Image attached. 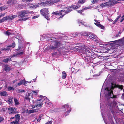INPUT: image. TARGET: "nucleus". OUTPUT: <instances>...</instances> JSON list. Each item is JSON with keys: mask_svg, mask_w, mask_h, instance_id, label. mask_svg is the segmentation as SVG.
I'll return each instance as SVG.
<instances>
[{"mask_svg": "<svg viewBox=\"0 0 124 124\" xmlns=\"http://www.w3.org/2000/svg\"><path fill=\"white\" fill-rule=\"evenodd\" d=\"M121 33V32L120 31L114 37V38L116 37L120 36Z\"/></svg>", "mask_w": 124, "mask_h": 124, "instance_id": "obj_30", "label": "nucleus"}, {"mask_svg": "<svg viewBox=\"0 0 124 124\" xmlns=\"http://www.w3.org/2000/svg\"><path fill=\"white\" fill-rule=\"evenodd\" d=\"M40 13L43 15L45 18L47 20L50 19L49 15V12L48 11V9L44 8L40 10Z\"/></svg>", "mask_w": 124, "mask_h": 124, "instance_id": "obj_4", "label": "nucleus"}, {"mask_svg": "<svg viewBox=\"0 0 124 124\" xmlns=\"http://www.w3.org/2000/svg\"><path fill=\"white\" fill-rule=\"evenodd\" d=\"M22 85L20 82L19 83H18L16 85H15L16 87L17 86H20L21 85Z\"/></svg>", "mask_w": 124, "mask_h": 124, "instance_id": "obj_43", "label": "nucleus"}, {"mask_svg": "<svg viewBox=\"0 0 124 124\" xmlns=\"http://www.w3.org/2000/svg\"><path fill=\"white\" fill-rule=\"evenodd\" d=\"M88 34L86 32H85L84 34V35H85V36H88Z\"/></svg>", "mask_w": 124, "mask_h": 124, "instance_id": "obj_52", "label": "nucleus"}, {"mask_svg": "<svg viewBox=\"0 0 124 124\" xmlns=\"http://www.w3.org/2000/svg\"><path fill=\"white\" fill-rule=\"evenodd\" d=\"M83 11L82 9L81 10H79L78 11V12L79 13H81Z\"/></svg>", "mask_w": 124, "mask_h": 124, "instance_id": "obj_50", "label": "nucleus"}, {"mask_svg": "<svg viewBox=\"0 0 124 124\" xmlns=\"http://www.w3.org/2000/svg\"><path fill=\"white\" fill-rule=\"evenodd\" d=\"M10 46L11 47H14L15 46V43H13L12 45Z\"/></svg>", "mask_w": 124, "mask_h": 124, "instance_id": "obj_40", "label": "nucleus"}, {"mask_svg": "<svg viewBox=\"0 0 124 124\" xmlns=\"http://www.w3.org/2000/svg\"><path fill=\"white\" fill-rule=\"evenodd\" d=\"M122 41V39H118V40H116L115 41V42H120V41Z\"/></svg>", "mask_w": 124, "mask_h": 124, "instance_id": "obj_46", "label": "nucleus"}, {"mask_svg": "<svg viewBox=\"0 0 124 124\" xmlns=\"http://www.w3.org/2000/svg\"><path fill=\"white\" fill-rule=\"evenodd\" d=\"M16 92L19 93H24L25 92V90H21L19 89H17L16 90Z\"/></svg>", "mask_w": 124, "mask_h": 124, "instance_id": "obj_23", "label": "nucleus"}, {"mask_svg": "<svg viewBox=\"0 0 124 124\" xmlns=\"http://www.w3.org/2000/svg\"><path fill=\"white\" fill-rule=\"evenodd\" d=\"M10 46H8L6 48V50L8 51L10 49Z\"/></svg>", "mask_w": 124, "mask_h": 124, "instance_id": "obj_42", "label": "nucleus"}, {"mask_svg": "<svg viewBox=\"0 0 124 124\" xmlns=\"http://www.w3.org/2000/svg\"><path fill=\"white\" fill-rule=\"evenodd\" d=\"M32 94L31 93H26L24 96V99L27 100H30L31 98L32 97Z\"/></svg>", "mask_w": 124, "mask_h": 124, "instance_id": "obj_12", "label": "nucleus"}, {"mask_svg": "<svg viewBox=\"0 0 124 124\" xmlns=\"http://www.w3.org/2000/svg\"><path fill=\"white\" fill-rule=\"evenodd\" d=\"M32 92H33V93H37L38 92L37 90L33 91H32Z\"/></svg>", "mask_w": 124, "mask_h": 124, "instance_id": "obj_49", "label": "nucleus"}, {"mask_svg": "<svg viewBox=\"0 0 124 124\" xmlns=\"http://www.w3.org/2000/svg\"><path fill=\"white\" fill-rule=\"evenodd\" d=\"M17 2V1L16 0H9L8 1L7 3L8 4L11 5L16 4Z\"/></svg>", "mask_w": 124, "mask_h": 124, "instance_id": "obj_17", "label": "nucleus"}, {"mask_svg": "<svg viewBox=\"0 0 124 124\" xmlns=\"http://www.w3.org/2000/svg\"><path fill=\"white\" fill-rule=\"evenodd\" d=\"M62 73V78L63 79L65 78L66 77V74L65 71H63Z\"/></svg>", "mask_w": 124, "mask_h": 124, "instance_id": "obj_25", "label": "nucleus"}, {"mask_svg": "<svg viewBox=\"0 0 124 124\" xmlns=\"http://www.w3.org/2000/svg\"><path fill=\"white\" fill-rule=\"evenodd\" d=\"M5 15V14H2L0 15L1 17L4 16Z\"/></svg>", "mask_w": 124, "mask_h": 124, "instance_id": "obj_56", "label": "nucleus"}, {"mask_svg": "<svg viewBox=\"0 0 124 124\" xmlns=\"http://www.w3.org/2000/svg\"><path fill=\"white\" fill-rule=\"evenodd\" d=\"M16 38L17 39L19 40H20L21 39V37H19L18 38L17 36L16 37Z\"/></svg>", "mask_w": 124, "mask_h": 124, "instance_id": "obj_53", "label": "nucleus"}, {"mask_svg": "<svg viewBox=\"0 0 124 124\" xmlns=\"http://www.w3.org/2000/svg\"><path fill=\"white\" fill-rule=\"evenodd\" d=\"M78 35V34L77 33H75L74 34H73L72 35V36L73 37H76Z\"/></svg>", "mask_w": 124, "mask_h": 124, "instance_id": "obj_36", "label": "nucleus"}, {"mask_svg": "<svg viewBox=\"0 0 124 124\" xmlns=\"http://www.w3.org/2000/svg\"><path fill=\"white\" fill-rule=\"evenodd\" d=\"M39 16H36L32 17V19H35L37 18Z\"/></svg>", "mask_w": 124, "mask_h": 124, "instance_id": "obj_44", "label": "nucleus"}, {"mask_svg": "<svg viewBox=\"0 0 124 124\" xmlns=\"http://www.w3.org/2000/svg\"><path fill=\"white\" fill-rule=\"evenodd\" d=\"M122 19L120 20V22H122L124 20V14L121 17Z\"/></svg>", "mask_w": 124, "mask_h": 124, "instance_id": "obj_37", "label": "nucleus"}, {"mask_svg": "<svg viewBox=\"0 0 124 124\" xmlns=\"http://www.w3.org/2000/svg\"><path fill=\"white\" fill-rule=\"evenodd\" d=\"M13 98L11 97L9 98H8L7 102L10 105H11L13 103V102L12 100Z\"/></svg>", "mask_w": 124, "mask_h": 124, "instance_id": "obj_19", "label": "nucleus"}, {"mask_svg": "<svg viewBox=\"0 0 124 124\" xmlns=\"http://www.w3.org/2000/svg\"><path fill=\"white\" fill-rule=\"evenodd\" d=\"M115 3V2H113L112 0V1L109 0L108 2H106L107 6H108L111 5H112L113 3Z\"/></svg>", "mask_w": 124, "mask_h": 124, "instance_id": "obj_21", "label": "nucleus"}, {"mask_svg": "<svg viewBox=\"0 0 124 124\" xmlns=\"http://www.w3.org/2000/svg\"><path fill=\"white\" fill-rule=\"evenodd\" d=\"M31 106L33 108H35L36 107L35 105H31Z\"/></svg>", "mask_w": 124, "mask_h": 124, "instance_id": "obj_48", "label": "nucleus"}, {"mask_svg": "<svg viewBox=\"0 0 124 124\" xmlns=\"http://www.w3.org/2000/svg\"><path fill=\"white\" fill-rule=\"evenodd\" d=\"M40 97L41 98L40 100H37L36 102L35 106L36 107L38 108H41L43 104V101L44 99V100H46L47 99V98L45 97H44L42 96H40Z\"/></svg>", "mask_w": 124, "mask_h": 124, "instance_id": "obj_3", "label": "nucleus"}, {"mask_svg": "<svg viewBox=\"0 0 124 124\" xmlns=\"http://www.w3.org/2000/svg\"><path fill=\"white\" fill-rule=\"evenodd\" d=\"M22 1H23V2H24L25 1H26V0H23Z\"/></svg>", "mask_w": 124, "mask_h": 124, "instance_id": "obj_62", "label": "nucleus"}, {"mask_svg": "<svg viewBox=\"0 0 124 124\" xmlns=\"http://www.w3.org/2000/svg\"><path fill=\"white\" fill-rule=\"evenodd\" d=\"M85 2V1L83 0H79L77 4L76 5H73L71 7H69L68 8L69 11L67 12L69 13L73 9H77L80 7V6L79 5V4H82Z\"/></svg>", "mask_w": 124, "mask_h": 124, "instance_id": "obj_2", "label": "nucleus"}, {"mask_svg": "<svg viewBox=\"0 0 124 124\" xmlns=\"http://www.w3.org/2000/svg\"><path fill=\"white\" fill-rule=\"evenodd\" d=\"M14 101L15 105H17L19 104V102L17 99L15 98L14 99Z\"/></svg>", "mask_w": 124, "mask_h": 124, "instance_id": "obj_26", "label": "nucleus"}, {"mask_svg": "<svg viewBox=\"0 0 124 124\" xmlns=\"http://www.w3.org/2000/svg\"><path fill=\"white\" fill-rule=\"evenodd\" d=\"M117 108L120 111H121L122 110V109H119V108L118 107H117Z\"/></svg>", "mask_w": 124, "mask_h": 124, "instance_id": "obj_58", "label": "nucleus"}, {"mask_svg": "<svg viewBox=\"0 0 124 124\" xmlns=\"http://www.w3.org/2000/svg\"><path fill=\"white\" fill-rule=\"evenodd\" d=\"M28 83H30L29 82L25 81V84H27Z\"/></svg>", "mask_w": 124, "mask_h": 124, "instance_id": "obj_60", "label": "nucleus"}, {"mask_svg": "<svg viewBox=\"0 0 124 124\" xmlns=\"http://www.w3.org/2000/svg\"><path fill=\"white\" fill-rule=\"evenodd\" d=\"M29 14L28 11L23 10L18 13V16L21 17H25L28 16Z\"/></svg>", "mask_w": 124, "mask_h": 124, "instance_id": "obj_9", "label": "nucleus"}, {"mask_svg": "<svg viewBox=\"0 0 124 124\" xmlns=\"http://www.w3.org/2000/svg\"><path fill=\"white\" fill-rule=\"evenodd\" d=\"M4 70L6 71H8L10 70V68L8 65H5L4 68Z\"/></svg>", "mask_w": 124, "mask_h": 124, "instance_id": "obj_22", "label": "nucleus"}, {"mask_svg": "<svg viewBox=\"0 0 124 124\" xmlns=\"http://www.w3.org/2000/svg\"><path fill=\"white\" fill-rule=\"evenodd\" d=\"M37 111V110H36L35 109H32L31 110H29V113H34L35 112H36Z\"/></svg>", "mask_w": 124, "mask_h": 124, "instance_id": "obj_28", "label": "nucleus"}, {"mask_svg": "<svg viewBox=\"0 0 124 124\" xmlns=\"http://www.w3.org/2000/svg\"><path fill=\"white\" fill-rule=\"evenodd\" d=\"M88 37L90 39L93 38L96 39L97 38V36L92 33H89L88 35Z\"/></svg>", "mask_w": 124, "mask_h": 124, "instance_id": "obj_16", "label": "nucleus"}, {"mask_svg": "<svg viewBox=\"0 0 124 124\" xmlns=\"http://www.w3.org/2000/svg\"><path fill=\"white\" fill-rule=\"evenodd\" d=\"M23 54V51L22 50L20 51L17 52L16 53H15V54H13V55H10L9 57L12 58L14 57H16L19 56Z\"/></svg>", "mask_w": 124, "mask_h": 124, "instance_id": "obj_11", "label": "nucleus"}, {"mask_svg": "<svg viewBox=\"0 0 124 124\" xmlns=\"http://www.w3.org/2000/svg\"><path fill=\"white\" fill-rule=\"evenodd\" d=\"M0 95L1 96H7L8 95L7 93L5 91H3L0 93Z\"/></svg>", "mask_w": 124, "mask_h": 124, "instance_id": "obj_18", "label": "nucleus"}, {"mask_svg": "<svg viewBox=\"0 0 124 124\" xmlns=\"http://www.w3.org/2000/svg\"><path fill=\"white\" fill-rule=\"evenodd\" d=\"M63 108H65V111L67 110V111L65 113L66 115H67L71 111V108L70 107H69V105L67 104L64 105L63 106Z\"/></svg>", "mask_w": 124, "mask_h": 124, "instance_id": "obj_10", "label": "nucleus"}, {"mask_svg": "<svg viewBox=\"0 0 124 124\" xmlns=\"http://www.w3.org/2000/svg\"><path fill=\"white\" fill-rule=\"evenodd\" d=\"M6 48H2L1 49V50L2 51H6Z\"/></svg>", "mask_w": 124, "mask_h": 124, "instance_id": "obj_57", "label": "nucleus"}, {"mask_svg": "<svg viewBox=\"0 0 124 124\" xmlns=\"http://www.w3.org/2000/svg\"><path fill=\"white\" fill-rule=\"evenodd\" d=\"M8 91L10 90H13L14 89V88L13 87L11 86H8Z\"/></svg>", "mask_w": 124, "mask_h": 124, "instance_id": "obj_29", "label": "nucleus"}, {"mask_svg": "<svg viewBox=\"0 0 124 124\" xmlns=\"http://www.w3.org/2000/svg\"><path fill=\"white\" fill-rule=\"evenodd\" d=\"M100 6L102 7H105L107 6L106 2H105L104 3H102L100 5Z\"/></svg>", "mask_w": 124, "mask_h": 124, "instance_id": "obj_31", "label": "nucleus"}, {"mask_svg": "<svg viewBox=\"0 0 124 124\" xmlns=\"http://www.w3.org/2000/svg\"><path fill=\"white\" fill-rule=\"evenodd\" d=\"M68 9L67 10H62L61 11L59 12L58 11H56L54 12H53V14L55 15H62V16L60 17V18H61L62 17L65 15L66 14L68 13L67 12L69 11V9H68Z\"/></svg>", "mask_w": 124, "mask_h": 124, "instance_id": "obj_7", "label": "nucleus"}, {"mask_svg": "<svg viewBox=\"0 0 124 124\" xmlns=\"http://www.w3.org/2000/svg\"><path fill=\"white\" fill-rule=\"evenodd\" d=\"M52 123V121H49L47 122L45 124H51Z\"/></svg>", "mask_w": 124, "mask_h": 124, "instance_id": "obj_41", "label": "nucleus"}, {"mask_svg": "<svg viewBox=\"0 0 124 124\" xmlns=\"http://www.w3.org/2000/svg\"><path fill=\"white\" fill-rule=\"evenodd\" d=\"M2 5V3H0V6L1 5Z\"/></svg>", "mask_w": 124, "mask_h": 124, "instance_id": "obj_64", "label": "nucleus"}, {"mask_svg": "<svg viewBox=\"0 0 124 124\" xmlns=\"http://www.w3.org/2000/svg\"><path fill=\"white\" fill-rule=\"evenodd\" d=\"M17 17V16L14 15L12 16H7L4 17L2 18L0 20V23H2L4 22L5 20H12L14 18Z\"/></svg>", "mask_w": 124, "mask_h": 124, "instance_id": "obj_6", "label": "nucleus"}, {"mask_svg": "<svg viewBox=\"0 0 124 124\" xmlns=\"http://www.w3.org/2000/svg\"><path fill=\"white\" fill-rule=\"evenodd\" d=\"M28 18H29L28 17V18L27 17L26 18L22 19H21L20 20H23V21H25L26 20H27V19H28Z\"/></svg>", "mask_w": 124, "mask_h": 124, "instance_id": "obj_47", "label": "nucleus"}, {"mask_svg": "<svg viewBox=\"0 0 124 124\" xmlns=\"http://www.w3.org/2000/svg\"><path fill=\"white\" fill-rule=\"evenodd\" d=\"M78 22L80 24H82L83 25L84 24V23L83 21L81 20L78 21Z\"/></svg>", "mask_w": 124, "mask_h": 124, "instance_id": "obj_34", "label": "nucleus"}, {"mask_svg": "<svg viewBox=\"0 0 124 124\" xmlns=\"http://www.w3.org/2000/svg\"><path fill=\"white\" fill-rule=\"evenodd\" d=\"M115 86L118 88L119 89L121 90L123 88V86L122 85H115Z\"/></svg>", "mask_w": 124, "mask_h": 124, "instance_id": "obj_27", "label": "nucleus"}, {"mask_svg": "<svg viewBox=\"0 0 124 124\" xmlns=\"http://www.w3.org/2000/svg\"><path fill=\"white\" fill-rule=\"evenodd\" d=\"M121 16H118L114 21V23H116L120 17Z\"/></svg>", "mask_w": 124, "mask_h": 124, "instance_id": "obj_32", "label": "nucleus"}, {"mask_svg": "<svg viewBox=\"0 0 124 124\" xmlns=\"http://www.w3.org/2000/svg\"><path fill=\"white\" fill-rule=\"evenodd\" d=\"M25 80H23L21 81L20 82L22 84H25Z\"/></svg>", "mask_w": 124, "mask_h": 124, "instance_id": "obj_39", "label": "nucleus"}, {"mask_svg": "<svg viewBox=\"0 0 124 124\" xmlns=\"http://www.w3.org/2000/svg\"><path fill=\"white\" fill-rule=\"evenodd\" d=\"M32 102L33 103H34L35 102H34V100H33L32 101Z\"/></svg>", "mask_w": 124, "mask_h": 124, "instance_id": "obj_61", "label": "nucleus"}, {"mask_svg": "<svg viewBox=\"0 0 124 124\" xmlns=\"http://www.w3.org/2000/svg\"><path fill=\"white\" fill-rule=\"evenodd\" d=\"M32 5V4H29L28 5Z\"/></svg>", "mask_w": 124, "mask_h": 124, "instance_id": "obj_63", "label": "nucleus"}, {"mask_svg": "<svg viewBox=\"0 0 124 124\" xmlns=\"http://www.w3.org/2000/svg\"><path fill=\"white\" fill-rule=\"evenodd\" d=\"M5 9V8L3 6L0 7V10H4Z\"/></svg>", "mask_w": 124, "mask_h": 124, "instance_id": "obj_38", "label": "nucleus"}, {"mask_svg": "<svg viewBox=\"0 0 124 124\" xmlns=\"http://www.w3.org/2000/svg\"><path fill=\"white\" fill-rule=\"evenodd\" d=\"M88 9V7L85 8H83V9H82V10H83H83H86V9Z\"/></svg>", "mask_w": 124, "mask_h": 124, "instance_id": "obj_55", "label": "nucleus"}, {"mask_svg": "<svg viewBox=\"0 0 124 124\" xmlns=\"http://www.w3.org/2000/svg\"><path fill=\"white\" fill-rule=\"evenodd\" d=\"M11 61V58H7L3 60H2V62H3L7 63H8V61Z\"/></svg>", "mask_w": 124, "mask_h": 124, "instance_id": "obj_20", "label": "nucleus"}, {"mask_svg": "<svg viewBox=\"0 0 124 124\" xmlns=\"http://www.w3.org/2000/svg\"><path fill=\"white\" fill-rule=\"evenodd\" d=\"M94 21L96 22L95 23H94V24L96 25L98 27L101 28V29H104V27L102 25L100 24V23L96 20H94Z\"/></svg>", "mask_w": 124, "mask_h": 124, "instance_id": "obj_15", "label": "nucleus"}, {"mask_svg": "<svg viewBox=\"0 0 124 124\" xmlns=\"http://www.w3.org/2000/svg\"><path fill=\"white\" fill-rule=\"evenodd\" d=\"M90 49L87 46H85L84 48V50L82 51V53L86 55L85 56H90L91 55V53Z\"/></svg>", "mask_w": 124, "mask_h": 124, "instance_id": "obj_5", "label": "nucleus"}, {"mask_svg": "<svg viewBox=\"0 0 124 124\" xmlns=\"http://www.w3.org/2000/svg\"><path fill=\"white\" fill-rule=\"evenodd\" d=\"M17 79H16V80H14L13 81V83H15L16 81H17Z\"/></svg>", "mask_w": 124, "mask_h": 124, "instance_id": "obj_54", "label": "nucleus"}, {"mask_svg": "<svg viewBox=\"0 0 124 124\" xmlns=\"http://www.w3.org/2000/svg\"><path fill=\"white\" fill-rule=\"evenodd\" d=\"M5 34L8 35H11V33L9 31H6L5 32Z\"/></svg>", "mask_w": 124, "mask_h": 124, "instance_id": "obj_33", "label": "nucleus"}, {"mask_svg": "<svg viewBox=\"0 0 124 124\" xmlns=\"http://www.w3.org/2000/svg\"><path fill=\"white\" fill-rule=\"evenodd\" d=\"M58 44L57 43H56L55 44L54 46H49L48 47H47V48L48 49V50H54L56 48H57L58 47Z\"/></svg>", "mask_w": 124, "mask_h": 124, "instance_id": "obj_13", "label": "nucleus"}, {"mask_svg": "<svg viewBox=\"0 0 124 124\" xmlns=\"http://www.w3.org/2000/svg\"><path fill=\"white\" fill-rule=\"evenodd\" d=\"M39 7V6L37 4H36L34 5H33L32 6H31L29 8H32L33 9H35L37 8V7Z\"/></svg>", "mask_w": 124, "mask_h": 124, "instance_id": "obj_24", "label": "nucleus"}, {"mask_svg": "<svg viewBox=\"0 0 124 124\" xmlns=\"http://www.w3.org/2000/svg\"><path fill=\"white\" fill-rule=\"evenodd\" d=\"M3 120L4 119L3 117H0V123L2 121H3Z\"/></svg>", "mask_w": 124, "mask_h": 124, "instance_id": "obj_45", "label": "nucleus"}, {"mask_svg": "<svg viewBox=\"0 0 124 124\" xmlns=\"http://www.w3.org/2000/svg\"><path fill=\"white\" fill-rule=\"evenodd\" d=\"M20 115L19 114L16 115L15 116L10 118V119H12L14 118H16L15 121L11 122V124H19L18 122L19 121V118Z\"/></svg>", "mask_w": 124, "mask_h": 124, "instance_id": "obj_8", "label": "nucleus"}, {"mask_svg": "<svg viewBox=\"0 0 124 124\" xmlns=\"http://www.w3.org/2000/svg\"><path fill=\"white\" fill-rule=\"evenodd\" d=\"M43 116H39V118L37 119V121L38 122H39L40 121L41 119V118Z\"/></svg>", "mask_w": 124, "mask_h": 124, "instance_id": "obj_35", "label": "nucleus"}, {"mask_svg": "<svg viewBox=\"0 0 124 124\" xmlns=\"http://www.w3.org/2000/svg\"><path fill=\"white\" fill-rule=\"evenodd\" d=\"M8 109L9 111V114H15L16 113V110L15 108L10 107L8 108Z\"/></svg>", "mask_w": 124, "mask_h": 124, "instance_id": "obj_14", "label": "nucleus"}, {"mask_svg": "<svg viewBox=\"0 0 124 124\" xmlns=\"http://www.w3.org/2000/svg\"><path fill=\"white\" fill-rule=\"evenodd\" d=\"M50 102H49V101H48V102H46V106H47V105H46L47 104H50Z\"/></svg>", "mask_w": 124, "mask_h": 124, "instance_id": "obj_51", "label": "nucleus"}, {"mask_svg": "<svg viewBox=\"0 0 124 124\" xmlns=\"http://www.w3.org/2000/svg\"><path fill=\"white\" fill-rule=\"evenodd\" d=\"M114 87L113 86H111L106 88L105 89V97L107 98V103L109 108L111 110V112L113 115L114 110L117 108L116 103L113 100L112 101L110 98H116V96L113 95L112 90Z\"/></svg>", "mask_w": 124, "mask_h": 124, "instance_id": "obj_1", "label": "nucleus"}, {"mask_svg": "<svg viewBox=\"0 0 124 124\" xmlns=\"http://www.w3.org/2000/svg\"><path fill=\"white\" fill-rule=\"evenodd\" d=\"M123 91L124 92V93H123L122 94V96H124V89H123Z\"/></svg>", "mask_w": 124, "mask_h": 124, "instance_id": "obj_59", "label": "nucleus"}]
</instances>
